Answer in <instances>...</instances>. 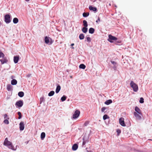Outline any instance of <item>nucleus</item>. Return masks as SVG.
Returning <instances> with one entry per match:
<instances>
[{
  "label": "nucleus",
  "mask_w": 152,
  "mask_h": 152,
  "mask_svg": "<svg viewBox=\"0 0 152 152\" xmlns=\"http://www.w3.org/2000/svg\"><path fill=\"white\" fill-rule=\"evenodd\" d=\"M108 37L109 39L108 41L110 42H113L112 40H116L117 39V38L110 34L109 35Z\"/></svg>",
  "instance_id": "4"
},
{
  "label": "nucleus",
  "mask_w": 152,
  "mask_h": 152,
  "mask_svg": "<svg viewBox=\"0 0 152 152\" xmlns=\"http://www.w3.org/2000/svg\"><path fill=\"white\" fill-rule=\"evenodd\" d=\"M133 114L137 120H140L141 119V115L137 113V112H134Z\"/></svg>",
  "instance_id": "6"
},
{
  "label": "nucleus",
  "mask_w": 152,
  "mask_h": 152,
  "mask_svg": "<svg viewBox=\"0 0 152 152\" xmlns=\"http://www.w3.org/2000/svg\"><path fill=\"white\" fill-rule=\"evenodd\" d=\"M111 63L113 64L114 65H115L116 64V62H115V61H111Z\"/></svg>",
  "instance_id": "44"
},
{
  "label": "nucleus",
  "mask_w": 152,
  "mask_h": 152,
  "mask_svg": "<svg viewBox=\"0 0 152 152\" xmlns=\"http://www.w3.org/2000/svg\"><path fill=\"white\" fill-rule=\"evenodd\" d=\"M4 145L7 146L8 147L11 149H13V146L12 145V144L11 142L8 141V138H6L4 142Z\"/></svg>",
  "instance_id": "1"
},
{
  "label": "nucleus",
  "mask_w": 152,
  "mask_h": 152,
  "mask_svg": "<svg viewBox=\"0 0 152 152\" xmlns=\"http://www.w3.org/2000/svg\"><path fill=\"white\" fill-rule=\"evenodd\" d=\"M78 147V146L77 144H74L72 146V150L73 151H75L77 149Z\"/></svg>",
  "instance_id": "13"
},
{
  "label": "nucleus",
  "mask_w": 152,
  "mask_h": 152,
  "mask_svg": "<svg viewBox=\"0 0 152 152\" xmlns=\"http://www.w3.org/2000/svg\"><path fill=\"white\" fill-rule=\"evenodd\" d=\"M0 59V61L1 62V64H2L4 63H7L8 61V60L7 57L4 56V57Z\"/></svg>",
  "instance_id": "7"
},
{
  "label": "nucleus",
  "mask_w": 152,
  "mask_h": 152,
  "mask_svg": "<svg viewBox=\"0 0 152 152\" xmlns=\"http://www.w3.org/2000/svg\"><path fill=\"white\" fill-rule=\"evenodd\" d=\"M66 99V96L65 95H64L61 98V100L62 102L65 101Z\"/></svg>",
  "instance_id": "26"
},
{
  "label": "nucleus",
  "mask_w": 152,
  "mask_h": 152,
  "mask_svg": "<svg viewBox=\"0 0 152 152\" xmlns=\"http://www.w3.org/2000/svg\"><path fill=\"white\" fill-rule=\"evenodd\" d=\"M112 103V100L111 99H109L106 101L104 102V104L106 105H108Z\"/></svg>",
  "instance_id": "15"
},
{
  "label": "nucleus",
  "mask_w": 152,
  "mask_h": 152,
  "mask_svg": "<svg viewBox=\"0 0 152 152\" xmlns=\"http://www.w3.org/2000/svg\"><path fill=\"white\" fill-rule=\"evenodd\" d=\"M25 128V124L23 122L21 121L20 123V130L23 131Z\"/></svg>",
  "instance_id": "9"
},
{
  "label": "nucleus",
  "mask_w": 152,
  "mask_h": 152,
  "mask_svg": "<svg viewBox=\"0 0 152 152\" xmlns=\"http://www.w3.org/2000/svg\"><path fill=\"white\" fill-rule=\"evenodd\" d=\"M22 117V115L20 112V119Z\"/></svg>",
  "instance_id": "45"
},
{
  "label": "nucleus",
  "mask_w": 152,
  "mask_h": 152,
  "mask_svg": "<svg viewBox=\"0 0 152 152\" xmlns=\"http://www.w3.org/2000/svg\"><path fill=\"white\" fill-rule=\"evenodd\" d=\"M117 135L118 136L121 133V131L120 129H118L117 130Z\"/></svg>",
  "instance_id": "39"
},
{
  "label": "nucleus",
  "mask_w": 152,
  "mask_h": 152,
  "mask_svg": "<svg viewBox=\"0 0 152 152\" xmlns=\"http://www.w3.org/2000/svg\"><path fill=\"white\" fill-rule=\"evenodd\" d=\"M31 74H28L27 75V77H29L31 76Z\"/></svg>",
  "instance_id": "46"
},
{
  "label": "nucleus",
  "mask_w": 152,
  "mask_h": 152,
  "mask_svg": "<svg viewBox=\"0 0 152 152\" xmlns=\"http://www.w3.org/2000/svg\"><path fill=\"white\" fill-rule=\"evenodd\" d=\"M15 105L17 107L19 108V101H18L15 104Z\"/></svg>",
  "instance_id": "38"
},
{
  "label": "nucleus",
  "mask_w": 152,
  "mask_h": 152,
  "mask_svg": "<svg viewBox=\"0 0 152 152\" xmlns=\"http://www.w3.org/2000/svg\"><path fill=\"white\" fill-rule=\"evenodd\" d=\"M109 118V117L107 115H104L103 116V119L104 120H106V119H107V118Z\"/></svg>",
  "instance_id": "29"
},
{
  "label": "nucleus",
  "mask_w": 152,
  "mask_h": 152,
  "mask_svg": "<svg viewBox=\"0 0 152 152\" xmlns=\"http://www.w3.org/2000/svg\"><path fill=\"white\" fill-rule=\"evenodd\" d=\"M83 142L82 145H85V144L86 143V141L84 140V138L83 139Z\"/></svg>",
  "instance_id": "41"
},
{
  "label": "nucleus",
  "mask_w": 152,
  "mask_h": 152,
  "mask_svg": "<svg viewBox=\"0 0 152 152\" xmlns=\"http://www.w3.org/2000/svg\"><path fill=\"white\" fill-rule=\"evenodd\" d=\"M106 107H103L101 109V111L102 112H104V110L106 109Z\"/></svg>",
  "instance_id": "40"
},
{
  "label": "nucleus",
  "mask_w": 152,
  "mask_h": 152,
  "mask_svg": "<svg viewBox=\"0 0 152 152\" xmlns=\"http://www.w3.org/2000/svg\"><path fill=\"white\" fill-rule=\"evenodd\" d=\"M139 102L141 103H144V99L142 97H141L140 98V99L139 101Z\"/></svg>",
  "instance_id": "32"
},
{
  "label": "nucleus",
  "mask_w": 152,
  "mask_h": 152,
  "mask_svg": "<svg viewBox=\"0 0 152 152\" xmlns=\"http://www.w3.org/2000/svg\"><path fill=\"white\" fill-rule=\"evenodd\" d=\"M79 68L82 69H85L86 68L85 65L83 64H81L79 66Z\"/></svg>",
  "instance_id": "24"
},
{
  "label": "nucleus",
  "mask_w": 152,
  "mask_h": 152,
  "mask_svg": "<svg viewBox=\"0 0 152 152\" xmlns=\"http://www.w3.org/2000/svg\"><path fill=\"white\" fill-rule=\"evenodd\" d=\"M84 38V36L83 34H80L79 35V38L80 39H83Z\"/></svg>",
  "instance_id": "28"
},
{
  "label": "nucleus",
  "mask_w": 152,
  "mask_h": 152,
  "mask_svg": "<svg viewBox=\"0 0 152 152\" xmlns=\"http://www.w3.org/2000/svg\"><path fill=\"white\" fill-rule=\"evenodd\" d=\"M87 40L88 41L90 42L91 41V38L89 37H87Z\"/></svg>",
  "instance_id": "43"
},
{
  "label": "nucleus",
  "mask_w": 152,
  "mask_h": 152,
  "mask_svg": "<svg viewBox=\"0 0 152 152\" xmlns=\"http://www.w3.org/2000/svg\"><path fill=\"white\" fill-rule=\"evenodd\" d=\"M45 134L44 132H42L41 134V138L42 140H43L45 137Z\"/></svg>",
  "instance_id": "22"
},
{
  "label": "nucleus",
  "mask_w": 152,
  "mask_h": 152,
  "mask_svg": "<svg viewBox=\"0 0 152 152\" xmlns=\"http://www.w3.org/2000/svg\"><path fill=\"white\" fill-rule=\"evenodd\" d=\"M11 16L9 14L6 15L4 17V21L7 23H10L11 21Z\"/></svg>",
  "instance_id": "3"
},
{
  "label": "nucleus",
  "mask_w": 152,
  "mask_h": 152,
  "mask_svg": "<svg viewBox=\"0 0 152 152\" xmlns=\"http://www.w3.org/2000/svg\"><path fill=\"white\" fill-rule=\"evenodd\" d=\"M4 118L6 119H9V118L8 117V116L7 114H5L4 115Z\"/></svg>",
  "instance_id": "36"
},
{
  "label": "nucleus",
  "mask_w": 152,
  "mask_h": 152,
  "mask_svg": "<svg viewBox=\"0 0 152 152\" xmlns=\"http://www.w3.org/2000/svg\"><path fill=\"white\" fill-rule=\"evenodd\" d=\"M24 95V93L22 91L20 92V97H22Z\"/></svg>",
  "instance_id": "31"
},
{
  "label": "nucleus",
  "mask_w": 152,
  "mask_h": 152,
  "mask_svg": "<svg viewBox=\"0 0 152 152\" xmlns=\"http://www.w3.org/2000/svg\"><path fill=\"white\" fill-rule=\"evenodd\" d=\"M100 18L99 17L98 18V20L96 21V23H98L99 22H100Z\"/></svg>",
  "instance_id": "42"
},
{
  "label": "nucleus",
  "mask_w": 152,
  "mask_h": 152,
  "mask_svg": "<svg viewBox=\"0 0 152 152\" xmlns=\"http://www.w3.org/2000/svg\"><path fill=\"white\" fill-rule=\"evenodd\" d=\"M83 25L85 27H87L88 26V25L87 22L86 20H83Z\"/></svg>",
  "instance_id": "21"
},
{
  "label": "nucleus",
  "mask_w": 152,
  "mask_h": 152,
  "mask_svg": "<svg viewBox=\"0 0 152 152\" xmlns=\"http://www.w3.org/2000/svg\"><path fill=\"white\" fill-rule=\"evenodd\" d=\"M72 49H74V47H72Z\"/></svg>",
  "instance_id": "52"
},
{
  "label": "nucleus",
  "mask_w": 152,
  "mask_h": 152,
  "mask_svg": "<svg viewBox=\"0 0 152 152\" xmlns=\"http://www.w3.org/2000/svg\"><path fill=\"white\" fill-rule=\"evenodd\" d=\"M4 54L1 51H0V58L4 57Z\"/></svg>",
  "instance_id": "34"
},
{
  "label": "nucleus",
  "mask_w": 152,
  "mask_h": 152,
  "mask_svg": "<svg viewBox=\"0 0 152 152\" xmlns=\"http://www.w3.org/2000/svg\"><path fill=\"white\" fill-rule=\"evenodd\" d=\"M4 122L7 124H9V121H8V120H7V119H5L4 121Z\"/></svg>",
  "instance_id": "37"
},
{
  "label": "nucleus",
  "mask_w": 152,
  "mask_h": 152,
  "mask_svg": "<svg viewBox=\"0 0 152 152\" xmlns=\"http://www.w3.org/2000/svg\"><path fill=\"white\" fill-rule=\"evenodd\" d=\"M26 1H29V0H26Z\"/></svg>",
  "instance_id": "49"
},
{
  "label": "nucleus",
  "mask_w": 152,
  "mask_h": 152,
  "mask_svg": "<svg viewBox=\"0 0 152 152\" xmlns=\"http://www.w3.org/2000/svg\"><path fill=\"white\" fill-rule=\"evenodd\" d=\"M120 124L121 125L123 126H125L126 125L124 121V118H121L119 119Z\"/></svg>",
  "instance_id": "8"
},
{
  "label": "nucleus",
  "mask_w": 152,
  "mask_h": 152,
  "mask_svg": "<svg viewBox=\"0 0 152 152\" xmlns=\"http://www.w3.org/2000/svg\"><path fill=\"white\" fill-rule=\"evenodd\" d=\"M19 60V57L18 56H15L14 57V62L16 64L18 62V61Z\"/></svg>",
  "instance_id": "12"
},
{
  "label": "nucleus",
  "mask_w": 152,
  "mask_h": 152,
  "mask_svg": "<svg viewBox=\"0 0 152 152\" xmlns=\"http://www.w3.org/2000/svg\"><path fill=\"white\" fill-rule=\"evenodd\" d=\"M89 15V13L88 12H84L83 14V16L84 17H87Z\"/></svg>",
  "instance_id": "27"
},
{
  "label": "nucleus",
  "mask_w": 152,
  "mask_h": 152,
  "mask_svg": "<svg viewBox=\"0 0 152 152\" xmlns=\"http://www.w3.org/2000/svg\"><path fill=\"white\" fill-rule=\"evenodd\" d=\"M94 28H91L89 29V32L90 33L92 34L94 32Z\"/></svg>",
  "instance_id": "19"
},
{
  "label": "nucleus",
  "mask_w": 152,
  "mask_h": 152,
  "mask_svg": "<svg viewBox=\"0 0 152 152\" xmlns=\"http://www.w3.org/2000/svg\"><path fill=\"white\" fill-rule=\"evenodd\" d=\"M134 110L135 112H137V113L140 114L141 115H142V114L141 110L137 106L135 107Z\"/></svg>",
  "instance_id": "10"
},
{
  "label": "nucleus",
  "mask_w": 152,
  "mask_h": 152,
  "mask_svg": "<svg viewBox=\"0 0 152 152\" xmlns=\"http://www.w3.org/2000/svg\"><path fill=\"white\" fill-rule=\"evenodd\" d=\"M17 113H18V115H19V116H18V119H19V112H18Z\"/></svg>",
  "instance_id": "47"
},
{
  "label": "nucleus",
  "mask_w": 152,
  "mask_h": 152,
  "mask_svg": "<svg viewBox=\"0 0 152 152\" xmlns=\"http://www.w3.org/2000/svg\"><path fill=\"white\" fill-rule=\"evenodd\" d=\"M89 121H86L84 123V125L85 126H87L89 124Z\"/></svg>",
  "instance_id": "33"
},
{
  "label": "nucleus",
  "mask_w": 152,
  "mask_h": 152,
  "mask_svg": "<svg viewBox=\"0 0 152 152\" xmlns=\"http://www.w3.org/2000/svg\"><path fill=\"white\" fill-rule=\"evenodd\" d=\"M12 86L10 84H8L7 86V89L8 91H11L12 90Z\"/></svg>",
  "instance_id": "14"
},
{
  "label": "nucleus",
  "mask_w": 152,
  "mask_h": 152,
  "mask_svg": "<svg viewBox=\"0 0 152 152\" xmlns=\"http://www.w3.org/2000/svg\"><path fill=\"white\" fill-rule=\"evenodd\" d=\"M74 45V43H72L71 44V46H73V45Z\"/></svg>",
  "instance_id": "48"
},
{
  "label": "nucleus",
  "mask_w": 152,
  "mask_h": 152,
  "mask_svg": "<svg viewBox=\"0 0 152 152\" xmlns=\"http://www.w3.org/2000/svg\"><path fill=\"white\" fill-rule=\"evenodd\" d=\"M80 113V112L79 110H76L73 115V118L75 119L77 118L79 116Z\"/></svg>",
  "instance_id": "5"
},
{
  "label": "nucleus",
  "mask_w": 152,
  "mask_h": 152,
  "mask_svg": "<svg viewBox=\"0 0 152 152\" xmlns=\"http://www.w3.org/2000/svg\"><path fill=\"white\" fill-rule=\"evenodd\" d=\"M13 21L14 23L16 24L18 22V18H13Z\"/></svg>",
  "instance_id": "20"
},
{
  "label": "nucleus",
  "mask_w": 152,
  "mask_h": 152,
  "mask_svg": "<svg viewBox=\"0 0 152 152\" xmlns=\"http://www.w3.org/2000/svg\"><path fill=\"white\" fill-rule=\"evenodd\" d=\"M82 31L84 33H86L88 31V28L86 27H83L82 28Z\"/></svg>",
  "instance_id": "18"
},
{
  "label": "nucleus",
  "mask_w": 152,
  "mask_h": 152,
  "mask_svg": "<svg viewBox=\"0 0 152 152\" xmlns=\"http://www.w3.org/2000/svg\"><path fill=\"white\" fill-rule=\"evenodd\" d=\"M89 8L90 10L92 11L95 12L97 11V8L96 7H93L91 6L89 7Z\"/></svg>",
  "instance_id": "11"
},
{
  "label": "nucleus",
  "mask_w": 152,
  "mask_h": 152,
  "mask_svg": "<svg viewBox=\"0 0 152 152\" xmlns=\"http://www.w3.org/2000/svg\"><path fill=\"white\" fill-rule=\"evenodd\" d=\"M96 0H94V2Z\"/></svg>",
  "instance_id": "51"
},
{
  "label": "nucleus",
  "mask_w": 152,
  "mask_h": 152,
  "mask_svg": "<svg viewBox=\"0 0 152 152\" xmlns=\"http://www.w3.org/2000/svg\"><path fill=\"white\" fill-rule=\"evenodd\" d=\"M19 92H18V96H19Z\"/></svg>",
  "instance_id": "50"
},
{
  "label": "nucleus",
  "mask_w": 152,
  "mask_h": 152,
  "mask_svg": "<svg viewBox=\"0 0 152 152\" xmlns=\"http://www.w3.org/2000/svg\"><path fill=\"white\" fill-rule=\"evenodd\" d=\"M23 104V102L22 100H20V107H21Z\"/></svg>",
  "instance_id": "35"
},
{
  "label": "nucleus",
  "mask_w": 152,
  "mask_h": 152,
  "mask_svg": "<svg viewBox=\"0 0 152 152\" xmlns=\"http://www.w3.org/2000/svg\"><path fill=\"white\" fill-rule=\"evenodd\" d=\"M44 99L43 97H41L40 99V104H41L42 102H44Z\"/></svg>",
  "instance_id": "30"
},
{
  "label": "nucleus",
  "mask_w": 152,
  "mask_h": 152,
  "mask_svg": "<svg viewBox=\"0 0 152 152\" xmlns=\"http://www.w3.org/2000/svg\"><path fill=\"white\" fill-rule=\"evenodd\" d=\"M54 91H50V93L48 94V95L49 96H53L54 94Z\"/></svg>",
  "instance_id": "25"
},
{
  "label": "nucleus",
  "mask_w": 152,
  "mask_h": 152,
  "mask_svg": "<svg viewBox=\"0 0 152 152\" xmlns=\"http://www.w3.org/2000/svg\"><path fill=\"white\" fill-rule=\"evenodd\" d=\"M45 43L46 44H48L49 42V38L47 37H46L45 38Z\"/></svg>",
  "instance_id": "23"
},
{
  "label": "nucleus",
  "mask_w": 152,
  "mask_h": 152,
  "mask_svg": "<svg viewBox=\"0 0 152 152\" xmlns=\"http://www.w3.org/2000/svg\"><path fill=\"white\" fill-rule=\"evenodd\" d=\"M130 86L133 88V91L135 92H137L138 90V86L133 81H131L130 83Z\"/></svg>",
  "instance_id": "2"
},
{
  "label": "nucleus",
  "mask_w": 152,
  "mask_h": 152,
  "mask_svg": "<svg viewBox=\"0 0 152 152\" xmlns=\"http://www.w3.org/2000/svg\"><path fill=\"white\" fill-rule=\"evenodd\" d=\"M61 89V86L60 85H58L57 86L56 90V93H58Z\"/></svg>",
  "instance_id": "16"
},
{
  "label": "nucleus",
  "mask_w": 152,
  "mask_h": 152,
  "mask_svg": "<svg viewBox=\"0 0 152 152\" xmlns=\"http://www.w3.org/2000/svg\"><path fill=\"white\" fill-rule=\"evenodd\" d=\"M17 81L15 79H13L11 81V84L12 85H15L17 83Z\"/></svg>",
  "instance_id": "17"
}]
</instances>
